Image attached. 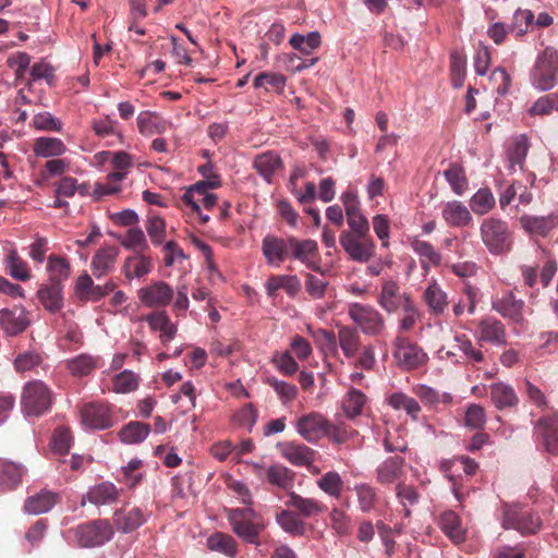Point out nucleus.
I'll list each match as a JSON object with an SVG mask.
<instances>
[{
    "mask_svg": "<svg viewBox=\"0 0 558 558\" xmlns=\"http://www.w3.org/2000/svg\"><path fill=\"white\" fill-rule=\"evenodd\" d=\"M100 367V357L86 353L76 355L66 361V369L74 377H85Z\"/></svg>",
    "mask_w": 558,
    "mask_h": 558,
    "instance_id": "33",
    "label": "nucleus"
},
{
    "mask_svg": "<svg viewBox=\"0 0 558 558\" xmlns=\"http://www.w3.org/2000/svg\"><path fill=\"white\" fill-rule=\"evenodd\" d=\"M119 250L116 246L100 247L92 259V271L96 278H101L113 270Z\"/></svg>",
    "mask_w": 558,
    "mask_h": 558,
    "instance_id": "27",
    "label": "nucleus"
},
{
    "mask_svg": "<svg viewBox=\"0 0 558 558\" xmlns=\"http://www.w3.org/2000/svg\"><path fill=\"white\" fill-rule=\"evenodd\" d=\"M520 221L526 232L545 236L558 227V211L547 216H522Z\"/></svg>",
    "mask_w": 558,
    "mask_h": 558,
    "instance_id": "23",
    "label": "nucleus"
},
{
    "mask_svg": "<svg viewBox=\"0 0 558 558\" xmlns=\"http://www.w3.org/2000/svg\"><path fill=\"white\" fill-rule=\"evenodd\" d=\"M116 287L117 284L113 281H108L104 286H95L90 276L83 274L76 280L75 292L82 301L98 302L113 292Z\"/></svg>",
    "mask_w": 558,
    "mask_h": 558,
    "instance_id": "18",
    "label": "nucleus"
},
{
    "mask_svg": "<svg viewBox=\"0 0 558 558\" xmlns=\"http://www.w3.org/2000/svg\"><path fill=\"white\" fill-rule=\"evenodd\" d=\"M539 515L522 506H505L502 509V526L513 529L522 535L535 534L542 527Z\"/></svg>",
    "mask_w": 558,
    "mask_h": 558,
    "instance_id": "6",
    "label": "nucleus"
},
{
    "mask_svg": "<svg viewBox=\"0 0 558 558\" xmlns=\"http://www.w3.org/2000/svg\"><path fill=\"white\" fill-rule=\"evenodd\" d=\"M366 396L355 388L350 389L342 399V410L348 418H355L363 414Z\"/></svg>",
    "mask_w": 558,
    "mask_h": 558,
    "instance_id": "40",
    "label": "nucleus"
},
{
    "mask_svg": "<svg viewBox=\"0 0 558 558\" xmlns=\"http://www.w3.org/2000/svg\"><path fill=\"white\" fill-rule=\"evenodd\" d=\"M40 304L49 313H58L63 307L62 284L59 282L41 286L37 291Z\"/></svg>",
    "mask_w": 558,
    "mask_h": 558,
    "instance_id": "29",
    "label": "nucleus"
},
{
    "mask_svg": "<svg viewBox=\"0 0 558 558\" xmlns=\"http://www.w3.org/2000/svg\"><path fill=\"white\" fill-rule=\"evenodd\" d=\"M174 291L162 280L153 281L137 291L138 300L146 307H165L171 303Z\"/></svg>",
    "mask_w": 558,
    "mask_h": 558,
    "instance_id": "12",
    "label": "nucleus"
},
{
    "mask_svg": "<svg viewBox=\"0 0 558 558\" xmlns=\"http://www.w3.org/2000/svg\"><path fill=\"white\" fill-rule=\"evenodd\" d=\"M557 63L558 51L553 47H546L537 57L530 73V81L535 89L547 92L555 87L557 82Z\"/></svg>",
    "mask_w": 558,
    "mask_h": 558,
    "instance_id": "5",
    "label": "nucleus"
},
{
    "mask_svg": "<svg viewBox=\"0 0 558 558\" xmlns=\"http://www.w3.org/2000/svg\"><path fill=\"white\" fill-rule=\"evenodd\" d=\"M393 355L398 364L408 371L418 368L428 359L427 354L416 343L402 337L396 338Z\"/></svg>",
    "mask_w": 558,
    "mask_h": 558,
    "instance_id": "10",
    "label": "nucleus"
},
{
    "mask_svg": "<svg viewBox=\"0 0 558 558\" xmlns=\"http://www.w3.org/2000/svg\"><path fill=\"white\" fill-rule=\"evenodd\" d=\"M33 151L40 158H56L66 151L64 143L56 137H38L34 141Z\"/></svg>",
    "mask_w": 558,
    "mask_h": 558,
    "instance_id": "35",
    "label": "nucleus"
},
{
    "mask_svg": "<svg viewBox=\"0 0 558 558\" xmlns=\"http://www.w3.org/2000/svg\"><path fill=\"white\" fill-rule=\"evenodd\" d=\"M82 423L89 428L106 429L112 426L111 407L107 402L93 401L81 408Z\"/></svg>",
    "mask_w": 558,
    "mask_h": 558,
    "instance_id": "11",
    "label": "nucleus"
},
{
    "mask_svg": "<svg viewBox=\"0 0 558 558\" xmlns=\"http://www.w3.org/2000/svg\"><path fill=\"white\" fill-rule=\"evenodd\" d=\"M149 432L150 426L147 423L134 421L123 426L119 436L125 444H137L146 439Z\"/></svg>",
    "mask_w": 558,
    "mask_h": 558,
    "instance_id": "47",
    "label": "nucleus"
},
{
    "mask_svg": "<svg viewBox=\"0 0 558 558\" xmlns=\"http://www.w3.org/2000/svg\"><path fill=\"white\" fill-rule=\"evenodd\" d=\"M47 271L50 275L49 282H61L69 278L71 272V265L65 257L51 254L48 257Z\"/></svg>",
    "mask_w": 558,
    "mask_h": 558,
    "instance_id": "43",
    "label": "nucleus"
},
{
    "mask_svg": "<svg viewBox=\"0 0 558 558\" xmlns=\"http://www.w3.org/2000/svg\"><path fill=\"white\" fill-rule=\"evenodd\" d=\"M207 546L211 550L220 551L228 556H235L236 543L231 535L217 532L207 538Z\"/></svg>",
    "mask_w": 558,
    "mask_h": 558,
    "instance_id": "51",
    "label": "nucleus"
},
{
    "mask_svg": "<svg viewBox=\"0 0 558 558\" xmlns=\"http://www.w3.org/2000/svg\"><path fill=\"white\" fill-rule=\"evenodd\" d=\"M529 148L530 142L525 134H519L513 137L506 151L509 162L508 168L511 171H515L517 168L522 169Z\"/></svg>",
    "mask_w": 558,
    "mask_h": 558,
    "instance_id": "32",
    "label": "nucleus"
},
{
    "mask_svg": "<svg viewBox=\"0 0 558 558\" xmlns=\"http://www.w3.org/2000/svg\"><path fill=\"white\" fill-rule=\"evenodd\" d=\"M317 250V243L314 240H299L292 235L279 238L267 234L262 241V252L267 264L276 267L287 258L308 263L315 257Z\"/></svg>",
    "mask_w": 558,
    "mask_h": 558,
    "instance_id": "1",
    "label": "nucleus"
},
{
    "mask_svg": "<svg viewBox=\"0 0 558 558\" xmlns=\"http://www.w3.org/2000/svg\"><path fill=\"white\" fill-rule=\"evenodd\" d=\"M138 132L144 136L161 133L160 118L151 111H142L136 118Z\"/></svg>",
    "mask_w": 558,
    "mask_h": 558,
    "instance_id": "53",
    "label": "nucleus"
},
{
    "mask_svg": "<svg viewBox=\"0 0 558 558\" xmlns=\"http://www.w3.org/2000/svg\"><path fill=\"white\" fill-rule=\"evenodd\" d=\"M470 205L475 214L485 215L495 206V197L490 190L480 189L472 196Z\"/></svg>",
    "mask_w": 558,
    "mask_h": 558,
    "instance_id": "61",
    "label": "nucleus"
},
{
    "mask_svg": "<svg viewBox=\"0 0 558 558\" xmlns=\"http://www.w3.org/2000/svg\"><path fill=\"white\" fill-rule=\"evenodd\" d=\"M481 236L484 245L493 255H504L510 252L512 247V232L507 221L488 217L483 220Z\"/></svg>",
    "mask_w": 558,
    "mask_h": 558,
    "instance_id": "2",
    "label": "nucleus"
},
{
    "mask_svg": "<svg viewBox=\"0 0 558 558\" xmlns=\"http://www.w3.org/2000/svg\"><path fill=\"white\" fill-rule=\"evenodd\" d=\"M288 497L286 506L293 508L303 518L316 517L327 510L326 505L316 498H306L294 492H290Z\"/></svg>",
    "mask_w": 558,
    "mask_h": 558,
    "instance_id": "22",
    "label": "nucleus"
},
{
    "mask_svg": "<svg viewBox=\"0 0 558 558\" xmlns=\"http://www.w3.org/2000/svg\"><path fill=\"white\" fill-rule=\"evenodd\" d=\"M534 433L542 437L548 453L558 454V413L544 415L534 422Z\"/></svg>",
    "mask_w": 558,
    "mask_h": 558,
    "instance_id": "17",
    "label": "nucleus"
},
{
    "mask_svg": "<svg viewBox=\"0 0 558 558\" xmlns=\"http://www.w3.org/2000/svg\"><path fill=\"white\" fill-rule=\"evenodd\" d=\"M295 426L306 441L315 444L326 435L329 421L318 412H311L300 416Z\"/></svg>",
    "mask_w": 558,
    "mask_h": 558,
    "instance_id": "14",
    "label": "nucleus"
},
{
    "mask_svg": "<svg viewBox=\"0 0 558 558\" xmlns=\"http://www.w3.org/2000/svg\"><path fill=\"white\" fill-rule=\"evenodd\" d=\"M490 400L497 410L514 408L519 404V397L514 388L505 381L490 385Z\"/></svg>",
    "mask_w": 558,
    "mask_h": 558,
    "instance_id": "25",
    "label": "nucleus"
},
{
    "mask_svg": "<svg viewBox=\"0 0 558 558\" xmlns=\"http://www.w3.org/2000/svg\"><path fill=\"white\" fill-rule=\"evenodd\" d=\"M348 315L368 336H377L385 328L383 315L373 306L361 303H351Z\"/></svg>",
    "mask_w": 558,
    "mask_h": 558,
    "instance_id": "9",
    "label": "nucleus"
},
{
    "mask_svg": "<svg viewBox=\"0 0 558 558\" xmlns=\"http://www.w3.org/2000/svg\"><path fill=\"white\" fill-rule=\"evenodd\" d=\"M119 497L120 492L114 484L102 482L89 487L87 493L83 496L81 505L84 506L86 501L95 506L112 505L118 501Z\"/></svg>",
    "mask_w": 558,
    "mask_h": 558,
    "instance_id": "21",
    "label": "nucleus"
},
{
    "mask_svg": "<svg viewBox=\"0 0 558 558\" xmlns=\"http://www.w3.org/2000/svg\"><path fill=\"white\" fill-rule=\"evenodd\" d=\"M411 247L421 257L424 269H427L429 264L434 266L440 264V254L428 242L415 238L411 241Z\"/></svg>",
    "mask_w": 558,
    "mask_h": 558,
    "instance_id": "45",
    "label": "nucleus"
},
{
    "mask_svg": "<svg viewBox=\"0 0 558 558\" xmlns=\"http://www.w3.org/2000/svg\"><path fill=\"white\" fill-rule=\"evenodd\" d=\"M286 76L274 72H262L254 78L255 88H264L266 92L271 89L281 92L286 86Z\"/></svg>",
    "mask_w": 558,
    "mask_h": 558,
    "instance_id": "52",
    "label": "nucleus"
},
{
    "mask_svg": "<svg viewBox=\"0 0 558 558\" xmlns=\"http://www.w3.org/2000/svg\"><path fill=\"white\" fill-rule=\"evenodd\" d=\"M22 478V469L20 465L0 460V488L12 489Z\"/></svg>",
    "mask_w": 558,
    "mask_h": 558,
    "instance_id": "49",
    "label": "nucleus"
},
{
    "mask_svg": "<svg viewBox=\"0 0 558 558\" xmlns=\"http://www.w3.org/2000/svg\"><path fill=\"white\" fill-rule=\"evenodd\" d=\"M524 301L517 299L511 291L496 295L492 301V307L504 318L510 319L515 324H521L524 319Z\"/></svg>",
    "mask_w": 558,
    "mask_h": 558,
    "instance_id": "15",
    "label": "nucleus"
},
{
    "mask_svg": "<svg viewBox=\"0 0 558 558\" xmlns=\"http://www.w3.org/2000/svg\"><path fill=\"white\" fill-rule=\"evenodd\" d=\"M446 299V293L436 283L428 286L424 292V301L435 314L444 311L447 305Z\"/></svg>",
    "mask_w": 558,
    "mask_h": 558,
    "instance_id": "62",
    "label": "nucleus"
},
{
    "mask_svg": "<svg viewBox=\"0 0 558 558\" xmlns=\"http://www.w3.org/2000/svg\"><path fill=\"white\" fill-rule=\"evenodd\" d=\"M339 243L354 262L367 263L375 254V242L369 232H341Z\"/></svg>",
    "mask_w": 558,
    "mask_h": 558,
    "instance_id": "8",
    "label": "nucleus"
},
{
    "mask_svg": "<svg viewBox=\"0 0 558 558\" xmlns=\"http://www.w3.org/2000/svg\"><path fill=\"white\" fill-rule=\"evenodd\" d=\"M29 323L28 312L22 306L0 311V329L9 337L22 333Z\"/></svg>",
    "mask_w": 558,
    "mask_h": 558,
    "instance_id": "16",
    "label": "nucleus"
},
{
    "mask_svg": "<svg viewBox=\"0 0 558 558\" xmlns=\"http://www.w3.org/2000/svg\"><path fill=\"white\" fill-rule=\"evenodd\" d=\"M227 517L233 533L247 543L258 544V535L265 525L262 517L255 510L251 507L230 509Z\"/></svg>",
    "mask_w": 558,
    "mask_h": 558,
    "instance_id": "3",
    "label": "nucleus"
},
{
    "mask_svg": "<svg viewBox=\"0 0 558 558\" xmlns=\"http://www.w3.org/2000/svg\"><path fill=\"white\" fill-rule=\"evenodd\" d=\"M317 486L329 496L339 498L343 490V481L337 472L329 471L317 481Z\"/></svg>",
    "mask_w": 558,
    "mask_h": 558,
    "instance_id": "56",
    "label": "nucleus"
},
{
    "mask_svg": "<svg viewBox=\"0 0 558 558\" xmlns=\"http://www.w3.org/2000/svg\"><path fill=\"white\" fill-rule=\"evenodd\" d=\"M254 169L266 180L271 182L274 174L283 167L281 157L275 151L258 154L253 161Z\"/></svg>",
    "mask_w": 558,
    "mask_h": 558,
    "instance_id": "31",
    "label": "nucleus"
},
{
    "mask_svg": "<svg viewBox=\"0 0 558 558\" xmlns=\"http://www.w3.org/2000/svg\"><path fill=\"white\" fill-rule=\"evenodd\" d=\"M60 500L59 494L43 489L29 496L24 502V511L28 514H40L51 510Z\"/></svg>",
    "mask_w": 558,
    "mask_h": 558,
    "instance_id": "26",
    "label": "nucleus"
},
{
    "mask_svg": "<svg viewBox=\"0 0 558 558\" xmlns=\"http://www.w3.org/2000/svg\"><path fill=\"white\" fill-rule=\"evenodd\" d=\"M478 340L499 347L506 344V330L494 317L484 318L478 325Z\"/></svg>",
    "mask_w": 558,
    "mask_h": 558,
    "instance_id": "28",
    "label": "nucleus"
},
{
    "mask_svg": "<svg viewBox=\"0 0 558 558\" xmlns=\"http://www.w3.org/2000/svg\"><path fill=\"white\" fill-rule=\"evenodd\" d=\"M147 513L141 507L131 509H120L113 514V523L118 531L122 533H131L141 527L147 521Z\"/></svg>",
    "mask_w": 558,
    "mask_h": 558,
    "instance_id": "20",
    "label": "nucleus"
},
{
    "mask_svg": "<svg viewBox=\"0 0 558 558\" xmlns=\"http://www.w3.org/2000/svg\"><path fill=\"white\" fill-rule=\"evenodd\" d=\"M276 521L283 531L294 536L303 535L305 532V523L293 511L281 510L277 512Z\"/></svg>",
    "mask_w": 558,
    "mask_h": 558,
    "instance_id": "46",
    "label": "nucleus"
},
{
    "mask_svg": "<svg viewBox=\"0 0 558 558\" xmlns=\"http://www.w3.org/2000/svg\"><path fill=\"white\" fill-rule=\"evenodd\" d=\"M138 377L132 371H123L112 379V390L117 393H128L136 390Z\"/></svg>",
    "mask_w": 558,
    "mask_h": 558,
    "instance_id": "59",
    "label": "nucleus"
},
{
    "mask_svg": "<svg viewBox=\"0 0 558 558\" xmlns=\"http://www.w3.org/2000/svg\"><path fill=\"white\" fill-rule=\"evenodd\" d=\"M151 269V259L144 253H136L133 256H129L123 265V271L128 279L142 278L148 275Z\"/></svg>",
    "mask_w": 558,
    "mask_h": 558,
    "instance_id": "34",
    "label": "nucleus"
},
{
    "mask_svg": "<svg viewBox=\"0 0 558 558\" xmlns=\"http://www.w3.org/2000/svg\"><path fill=\"white\" fill-rule=\"evenodd\" d=\"M145 320L153 331L160 332V341L166 345L177 335V325L173 324L165 311H157L146 315Z\"/></svg>",
    "mask_w": 558,
    "mask_h": 558,
    "instance_id": "24",
    "label": "nucleus"
},
{
    "mask_svg": "<svg viewBox=\"0 0 558 558\" xmlns=\"http://www.w3.org/2000/svg\"><path fill=\"white\" fill-rule=\"evenodd\" d=\"M534 14L529 9H518L513 13L512 23L509 25V32L514 34L517 37H521L526 34L529 27L534 22Z\"/></svg>",
    "mask_w": 558,
    "mask_h": 558,
    "instance_id": "54",
    "label": "nucleus"
},
{
    "mask_svg": "<svg viewBox=\"0 0 558 558\" xmlns=\"http://www.w3.org/2000/svg\"><path fill=\"white\" fill-rule=\"evenodd\" d=\"M403 316L399 323V331L400 332H409L411 331L416 323L420 320V312L412 301L411 298H407L405 302H403Z\"/></svg>",
    "mask_w": 558,
    "mask_h": 558,
    "instance_id": "60",
    "label": "nucleus"
},
{
    "mask_svg": "<svg viewBox=\"0 0 558 558\" xmlns=\"http://www.w3.org/2000/svg\"><path fill=\"white\" fill-rule=\"evenodd\" d=\"M271 363L284 376H292L299 371V364L289 351L276 352Z\"/></svg>",
    "mask_w": 558,
    "mask_h": 558,
    "instance_id": "63",
    "label": "nucleus"
},
{
    "mask_svg": "<svg viewBox=\"0 0 558 558\" xmlns=\"http://www.w3.org/2000/svg\"><path fill=\"white\" fill-rule=\"evenodd\" d=\"M359 508L362 512H371L377 502L376 489L368 484H357L354 487Z\"/></svg>",
    "mask_w": 558,
    "mask_h": 558,
    "instance_id": "57",
    "label": "nucleus"
},
{
    "mask_svg": "<svg viewBox=\"0 0 558 558\" xmlns=\"http://www.w3.org/2000/svg\"><path fill=\"white\" fill-rule=\"evenodd\" d=\"M266 478L271 484L283 490H291L294 486L295 474L281 464H272L266 471Z\"/></svg>",
    "mask_w": 558,
    "mask_h": 558,
    "instance_id": "37",
    "label": "nucleus"
},
{
    "mask_svg": "<svg viewBox=\"0 0 558 558\" xmlns=\"http://www.w3.org/2000/svg\"><path fill=\"white\" fill-rule=\"evenodd\" d=\"M293 49L303 54H311L314 50L320 47L322 37L318 32H311L307 35L293 34L289 40Z\"/></svg>",
    "mask_w": 558,
    "mask_h": 558,
    "instance_id": "44",
    "label": "nucleus"
},
{
    "mask_svg": "<svg viewBox=\"0 0 558 558\" xmlns=\"http://www.w3.org/2000/svg\"><path fill=\"white\" fill-rule=\"evenodd\" d=\"M404 460L400 457L387 458L377 468V482L380 484H391L398 480L402 473Z\"/></svg>",
    "mask_w": 558,
    "mask_h": 558,
    "instance_id": "39",
    "label": "nucleus"
},
{
    "mask_svg": "<svg viewBox=\"0 0 558 558\" xmlns=\"http://www.w3.org/2000/svg\"><path fill=\"white\" fill-rule=\"evenodd\" d=\"M283 289L291 296H294L301 289V282L296 276L275 275L270 276L266 281V290L269 296Z\"/></svg>",
    "mask_w": 558,
    "mask_h": 558,
    "instance_id": "36",
    "label": "nucleus"
},
{
    "mask_svg": "<svg viewBox=\"0 0 558 558\" xmlns=\"http://www.w3.org/2000/svg\"><path fill=\"white\" fill-rule=\"evenodd\" d=\"M43 362L41 355L36 351H25L19 353L14 360V368L17 373L33 371Z\"/></svg>",
    "mask_w": 558,
    "mask_h": 558,
    "instance_id": "64",
    "label": "nucleus"
},
{
    "mask_svg": "<svg viewBox=\"0 0 558 558\" xmlns=\"http://www.w3.org/2000/svg\"><path fill=\"white\" fill-rule=\"evenodd\" d=\"M52 391L41 380L25 384L21 396L22 412L26 416L39 417L50 410Z\"/></svg>",
    "mask_w": 558,
    "mask_h": 558,
    "instance_id": "4",
    "label": "nucleus"
},
{
    "mask_svg": "<svg viewBox=\"0 0 558 558\" xmlns=\"http://www.w3.org/2000/svg\"><path fill=\"white\" fill-rule=\"evenodd\" d=\"M388 404L395 410H403L412 420L416 421L421 413L418 402L404 392H393L388 397Z\"/></svg>",
    "mask_w": 558,
    "mask_h": 558,
    "instance_id": "42",
    "label": "nucleus"
},
{
    "mask_svg": "<svg viewBox=\"0 0 558 558\" xmlns=\"http://www.w3.org/2000/svg\"><path fill=\"white\" fill-rule=\"evenodd\" d=\"M74 535L81 547H96L112 538L113 529L109 521L97 519L77 525Z\"/></svg>",
    "mask_w": 558,
    "mask_h": 558,
    "instance_id": "7",
    "label": "nucleus"
},
{
    "mask_svg": "<svg viewBox=\"0 0 558 558\" xmlns=\"http://www.w3.org/2000/svg\"><path fill=\"white\" fill-rule=\"evenodd\" d=\"M146 231L154 245H161L166 240V221L158 215H149L145 225Z\"/></svg>",
    "mask_w": 558,
    "mask_h": 558,
    "instance_id": "58",
    "label": "nucleus"
},
{
    "mask_svg": "<svg viewBox=\"0 0 558 558\" xmlns=\"http://www.w3.org/2000/svg\"><path fill=\"white\" fill-rule=\"evenodd\" d=\"M3 263L8 274L20 281H27L31 278V270L27 263L22 259L16 250H9Z\"/></svg>",
    "mask_w": 558,
    "mask_h": 558,
    "instance_id": "38",
    "label": "nucleus"
},
{
    "mask_svg": "<svg viewBox=\"0 0 558 558\" xmlns=\"http://www.w3.org/2000/svg\"><path fill=\"white\" fill-rule=\"evenodd\" d=\"M114 171L107 175V180L123 181L133 166V158L125 151H114L111 158Z\"/></svg>",
    "mask_w": 558,
    "mask_h": 558,
    "instance_id": "48",
    "label": "nucleus"
},
{
    "mask_svg": "<svg viewBox=\"0 0 558 558\" xmlns=\"http://www.w3.org/2000/svg\"><path fill=\"white\" fill-rule=\"evenodd\" d=\"M315 450L295 442H288L283 446L281 454L291 464L296 466H310L315 459Z\"/></svg>",
    "mask_w": 558,
    "mask_h": 558,
    "instance_id": "30",
    "label": "nucleus"
},
{
    "mask_svg": "<svg viewBox=\"0 0 558 558\" xmlns=\"http://www.w3.org/2000/svg\"><path fill=\"white\" fill-rule=\"evenodd\" d=\"M410 298L405 293H401L400 286L392 279H385L381 283L380 292L377 296V303L387 313H396L403 307L405 299Z\"/></svg>",
    "mask_w": 558,
    "mask_h": 558,
    "instance_id": "19",
    "label": "nucleus"
},
{
    "mask_svg": "<svg viewBox=\"0 0 558 558\" xmlns=\"http://www.w3.org/2000/svg\"><path fill=\"white\" fill-rule=\"evenodd\" d=\"M265 383L275 390L283 404L294 401L298 397L299 390L293 384L279 380L276 377H268Z\"/></svg>",
    "mask_w": 558,
    "mask_h": 558,
    "instance_id": "55",
    "label": "nucleus"
},
{
    "mask_svg": "<svg viewBox=\"0 0 558 558\" xmlns=\"http://www.w3.org/2000/svg\"><path fill=\"white\" fill-rule=\"evenodd\" d=\"M338 343L344 356L351 359L360 350L361 337L354 328L344 326L339 329Z\"/></svg>",
    "mask_w": 558,
    "mask_h": 558,
    "instance_id": "41",
    "label": "nucleus"
},
{
    "mask_svg": "<svg viewBox=\"0 0 558 558\" xmlns=\"http://www.w3.org/2000/svg\"><path fill=\"white\" fill-rule=\"evenodd\" d=\"M120 243L125 248L137 251V253H145L149 250L144 231L137 227L130 228Z\"/></svg>",
    "mask_w": 558,
    "mask_h": 558,
    "instance_id": "50",
    "label": "nucleus"
},
{
    "mask_svg": "<svg viewBox=\"0 0 558 558\" xmlns=\"http://www.w3.org/2000/svg\"><path fill=\"white\" fill-rule=\"evenodd\" d=\"M477 271V266L473 262L456 263V276L463 278V290L466 295L468 303L464 305L461 302L456 303V316L461 314L464 308L470 314L474 313L477 300L478 289L476 284L472 283L469 278H472Z\"/></svg>",
    "mask_w": 558,
    "mask_h": 558,
    "instance_id": "13",
    "label": "nucleus"
}]
</instances>
